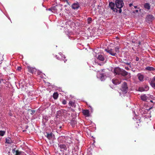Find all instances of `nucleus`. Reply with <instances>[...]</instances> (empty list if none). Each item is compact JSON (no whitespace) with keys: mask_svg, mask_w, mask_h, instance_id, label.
I'll return each mask as SVG.
<instances>
[{"mask_svg":"<svg viewBox=\"0 0 155 155\" xmlns=\"http://www.w3.org/2000/svg\"><path fill=\"white\" fill-rule=\"evenodd\" d=\"M119 49L120 48L118 46L113 48L108 47L107 49H105V50L111 55L116 56L117 54L119 52Z\"/></svg>","mask_w":155,"mask_h":155,"instance_id":"nucleus-1","label":"nucleus"},{"mask_svg":"<svg viewBox=\"0 0 155 155\" xmlns=\"http://www.w3.org/2000/svg\"><path fill=\"white\" fill-rule=\"evenodd\" d=\"M66 145H66L63 144H58V147L61 149V150L63 151V154L65 155L69 154V146L68 145L67 146Z\"/></svg>","mask_w":155,"mask_h":155,"instance_id":"nucleus-2","label":"nucleus"},{"mask_svg":"<svg viewBox=\"0 0 155 155\" xmlns=\"http://www.w3.org/2000/svg\"><path fill=\"white\" fill-rule=\"evenodd\" d=\"M116 6L117 8H119L118 12L119 13L122 12L121 8L123 6L124 3L122 0H116L115 1Z\"/></svg>","mask_w":155,"mask_h":155,"instance_id":"nucleus-3","label":"nucleus"},{"mask_svg":"<svg viewBox=\"0 0 155 155\" xmlns=\"http://www.w3.org/2000/svg\"><path fill=\"white\" fill-rule=\"evenodd\" d=\"M128 87L127 84L126 82H124L121 85V90L124 94H126L127 93L128 90Z\"/></svg>","mask_w":155,"mask_h":155,"instance_id":"nucleus-4","label":"nucleus"},{"mask_svg":"<svg viewBox=\"0 0 155 155\" xmlns=\"http://www.w3.org/2000/svg\"><path fill=\"white\" fill-rule=\"evenodd\" d=\"M56 57L58 59L64 61V62H65L66 61H67V60H65L66 58L61 53H59L57 55H56Z\"/></svg>","mask_w":155,"mask_h":155,"instance_id":"nucleus-5","label":"nucleus"},{"mask_svg":"<svg viewBox=\"0 0 155 155\" xmlns=\"http://www.w3.org/2000/svg\"><path fill=\"white\" fill-rule=\"evenodd\" d=\"M115 5V4L113 2H110L109 5V7L113 11L117 12L118 11L117 10L116 8H114Z\"/></svg>","mask_w":155,"mask_h":155,"instance_id":"nucleus-6","label":"nucleus"},{"mask_svg":"<svg viewBox=\"0 0 155 155\" xmlns=\"http://www.w3.org/2000/svg\"><path fill=\"white\" fill-rule=\"evenodd\" d=\"M132 43L131 44L132 45H134V46H135L136 47H139L141 44L140 42L138 40H132Z\"/></svg>","mask_w":155,"mask_h":155,"instance_id":"nucleus-7","label":"nucleus"},{"mask_svg":"<svg viewBox=\"0 0 155 155\" xmlns=\"http://www.w3.org/2000/svg\"><path fill=\"white\" fill-rule=\"evenodd\" d=\"M122 69L119 68H116L114 70L113 72L114 74L120 75Z\"/></svg>","mask_w":155,"mask_h":155,"instance_id":"nucleus-8","label":"nucleus"},{"mask_svg":"<svg viewBox=\"0 0 155 155\" xmlns=\"http://www.w3.org/2000/svg\"><path fill=\"white\" fill-rule=\"evenodd\" d=\"M27 67L28 71L30 73H33L36 71V69L35 68L31 67L30 66H28Z\"/></svg>","mask_w":155,"mask_h":155,"instance_id":"nucleus-9","label":"nucleus"},{"mask_svg":"<svg viewBox=\"0 0 155 155\" xmlns=\"http://www.w3.org/2000/svg\"><path fill=\"white\" fill-rule=\"evenodd\" d=\"M80 6L79 4L78 3H73L71 5V8L73 9H77L79 8Z\"/></svg>","mask_w":155,"mask_h":155,"instance_id":"nucleus-10","label":"nucleus"},{"mask_svg":"<svg viewBox=\"0 0 155 155\" xmlns=\"http://www.w3.org/2000/svg\"><path fill=\"white\" fill-rule=\"evenodd\" d=\"M151 86L155 89V77H154L152 79L150 82Z\"/></svg>","mask_w":155,"mask_h":155,"instance_id":"nucleus-11","label":"nucleus"},{"mask_svg":"<svg viewBox=\"0 0 155 155\" xmlns=\"http://www.w3.org/2000/svg\"><path fill=\"white\" fill-rule=\"evenodd\" d=\"M129 73L125 70L122 69L120 75L123 76H125L128 75Z\"/></svg>","mask_w":155,"mask_h":155,"instance_id":"nucleus-12","label":"nucleus"},{"mask_svg":"<svg viewBox=\"0 0 155 155\" xmlns=\"http://www.w3.org/2000/svg\"><path fill=\"white\" fill-rule=\"evenodd\" d=\"M112 82L115 85L118 84L120 83V81L117 79H113L112 80Z\"/></svg>","mask_w":155,"mask_h":155,"instance_id":"nucleus-13","label":"nucleus"},{"mask_svg":"<svg viewBox=\"0 0 155 155\" xmlns=\"http://www.w3.org/2000/svg\"><path fill=\"white\" fill-rule=\"evenodd\" d=\"M154 18L153 16L151 15H148L147 17V19L149 21H151L153 20Z\"/></svg>","mask_w":155,"mask_h":155,"instance_id":"nucleus-14","label":"nucleus"},{"mask_svg":"<svg viewBox=\"0 0 155 155\" xmlns=\"http://www.w3.org/2000/svg\"><path fill=\"white\" fill-rule=\"evenodd\" d=\"M83 113L84 115H86L87 117L89 116V112L88 110H84L83 111Z\"/></svg>","mask_w":155,"mask_h":155,"instance_id":"nucleus-15","label":"nucleus"},{"mask_svg":"<svg viewBox=\"0 0 155 155\" xmlns=\"http://www.w3.org/2000/svg\"><path fill=\"white\" fill-rule=\"evenodd\" d=\"M137 77L139 80L140 81H142L143 79V76L140 74H138L137 75Z\"/></svg>","mask_w":155,"mask_h":155,"instance_id":"nucleus-16","label":"nucleus"},{"mask_svg":"<svg viewBox=\"0 0 155 155\" xmlns=\"http://www.w3.org/2000/svg\"><path fill=\"white\" fill-rule=\"evenodd\" d=\"M140 123V120H139L137 122H136L134 124V127L135 129H137L139 128L140 125L139 124Z\"/></svg>","mask_w":155,"mask_h":155,"instance_id":"nucleus-17","label":"nucleus"},{"mask_svg":"<svg viewBox=\"0 0 155 155\" xmlns=\"http://www.w3.org/2000/svg\"><path fill=\"white\" fill-rule=\"evenodd\" d=\"M145 70L148 71H154L155 70V68L152 67L148 66L145 68Z\"/></svg>","mask_w":155,"mask_h":155,"instance_id":"nucleus-18","label":"nucleus"},{"mask_svg":"<svg viewBox=\"0 0 155 155\" xmlns=\"http://www.w3.org/2000/svg\"><path fill=\"white\" fill-rule=\"evenodd\" d=\"M141 98L142 100L145 101H146L148 97L145 94H144L141 96Z\"/></svg>","mask_w":155,"mask_h":155,"instance_id":"nucleus-19","label":"nucleus"},{"mask_svg":"<svg viewBox=\"0 0 155 155\" xmlns=\"http://www.w3.org/2000/svg\"><path fill=\"white\" fill-rule=\"evenodd\" d=\"M12 143V141L11 139L8 137L6 139V143L8 144H10Z\"/></svg>","mask_w":155,"mask_h":155,"instance_id":"nucleus-20","label":"nucleus"},{"mask_svg":"<svg viewBox=\"0 0 155 155\" xmlns=\"http://www.w3.org/2000/svg\"><path fill=\"white\" fill-rule=\"evenodd\" d=\"M77 123V121L75 119H73L71 121V124L73 127H74Z\"/></svg>","mask_w":155,"mask_h":155,"instance_id":"nucleus-21","label":"nucleus"},{"mask_svg":"<svg viewBox=\"0 0 155 155\" xmlns=\"http://www.w3.org/2000/svg\"><path fill=\"white\" fill-rule=\"evenodd\" d=\"M144 8L148 9L149 10L150 8V5L149 3H146L144 5Z\"/></svg>","mask_w":155,"mask_h":155,"instance_id":"nucleus-22","label":"nucleus"},{"mask_svg":"<svg viewBox=\"0 0 155 155\" xmlns=\"http://www.w3.org/2000/svg\"><path fill=\"white\" fill-rule=\"evenodd\" d=\"M97 58L99 60L102 61H104V57L101 54L99 55Z\"/></svg>","mask_w":155,"mask_h":155,"instance_id":"nucleus-23","label":"nucleus"},{"mask_svg":"<svg viewBox=\"0 0 155 155\" xmlns=\"http://www.w3.org/2000/svg\"><path fill=\"white\" fill-rule=\"evenodd\" d=\"M68 104L70 107H73L75 105V103L72 101H70L69 103Z\"/></svg>","mask_w":155,"mask_h":155,"instance_id":"nucleus-24","label":"nucleus"},{"mask_svg":"<svg viewBox=\"0 0 155 155\" xmlns=\"http://www.w3.org/2000/svg\"><path fill=\"white\" fill-rule=\"evenodd\" d=\"M58 94L57 92H55L53 94V97L54 99H56L58 97Z\"/></svg>","mask_w":155,"mask_h":155,"instance_id":"nucleus-25","label":"nucleus"},{"mask_svg":"<svg viewBox=\"0 0 155 155\" xmlns=\"http://www.w3.org/2000/svg\"><path fill=\"white\" fill-rule=\"evenodd\" d=\"M46 133L47 135L46 136L49 139H51L52 137V133L48 134L47 133Z\"/></svg>","mask_w":155,"mask_h":155,"instance_id":"nucleus-26","label":"nucleus"},{"mask_svg":"<svg viewBox=\"0 0 155 155\" xmlns=\"http://www.w3.org/2000/svg\"><path fill=\"white\" fill-rule=\"evenodd\" d=\"M15 155H21L22 151H19L18 150H16L15 151Z\"/></svg>","mask_w":155,"mask_h":155,"instance_id":"nucleus-27","label":"nucleus"},{"mask_svg":"<svg viewBox=\"0 0 155 155\" xmlns=\"http://www.w3.org/2000/svg\"><path fill=\"white\" fill-rule=\"evenodd\" d=\"M5 133V131L0 130V136H3Z\"/></svg>","mask_w":155,"mask_h":155,"instance_id":"nucleus-28","label":"nucleus"},{"mask_svg":"<svg viewBox=\"0 0 155 155\" xmlns=\"http://www.w3.org/2000/svg\"><path fill=\"white\" fill-rule=\"evenodd\" d=\"M92 18H91L89 17L87 19V22L88 24H90L92 21Z\"/></svg>","mask_w":155,"mask_h":155,"instance_id":"nucleus-29","label":"nucleus"},{"mask_svg":"<svg viewBox=\"0 0 155 155\" xmlns=\"http://www.w3.org/2000/svg\"><path fill=\"white\" fill-rule=\"evenodd\" d=\"M6 82V81L5 80L3 79H0V83L1 84H2V83L5 84Z\"/></svg>","mask_w":155,"mask_h":155,"instance_id":"nucleus-30","label":"nucleus"},{"mask_svg":"<svg viewBox=\"0 0 155 155\" xmlns=\"http://www.w3.org/2000/svg\"><path fill=\"white\" fill-rule=\"evenodd\" d=\"M101 81H102L103 80L104 77V74H101Z\"/></svg>","mask_w":155,"mask_h":155,"instance_id":"nucleus-31","label":"nucleus"},{"mask_svg":"<svg viewBox=\"0 0 155 155\" xmlns=\"http://www.w3.org/2000/svg\"><path fill=\"white\" fill-rule=\"evenodd\" d=\"M62 103L64 105L66 104L67 103V101L65 100H63L62 101Z\"/></svg>","mask_w":155,"mask_h":155,"instance_id":"nucleus-32","label":"nucleus"},{"mask_svg":"<svg viewBox=\"0 0 155 155\" xmlns=\"http://www.w3.org/2000/svg\"><path fill=\"white\" fill-rule=\"evenodd\" d=\"M21 67L18 66V67L17 68V70H18V71H21Z\"/></svg>","mask_w":155,"mask_h":155,"instance_id":"nucleus-33","label":"nucleus"},{"mask_svg":"<svg viewBox=\"0 0 155 155\" xmlns=\"http://www.w3.org/2000/svg\"><path fill=\"white\" fill-rule=\"evenodd\" d=\"M31 114L32 115L35 112V110H31Z\"/></svg>","mask_w":155,"mask_h":155,"instance_id":"nucleus-34","label":"nucleus"},{"mask_svg":"<svg viewBox=\"0 0 155 155\" xmlns=\"http://www.w3.org/2000/svg\"><path fill=\"white\" fill-rule=\"evenodd\" d=\"M48 10L49 11H52V10H54V7H52L51 8H49L48 9Z\"/></svg>","mask_w":155,"mask_h":155,"instance_id":"nucleus-35","label":"nucleus"},{"mask_svg":"<svg viewBox=\"0 0 155 155\" xmlns=\"http://www.w3.org/2000/svg\"><path fill=\"white\" fill-rule=\"evenodd\" d=\"M127 65H129L130 67H131V66H130V62H127V63H125Z\"/></svg>","mask_w":155,"mask_h":155,"instance_id":"nucleus-36","label":"nucleus"},{"mask_svg":"<svg viewBox=\"0 0 155 155\" xmlns=\"http://www.w3.org/2000/svg\"><path fill=\"white\" fill-rule=\"evenodd\" d=\"M139 91H144L145 90H144V89L143 88H139Z\"/></svg>","mask_w":155,"mask_h":155,"instance_id":"nucleus-37","label":"nucleus"},{"mask_svg":"<svg viewBox=\"0 0 155 155\" xmlns=\"http://www.w3.org/2000/svg\"><path fill=\"white\" fill-rule=\"evenodd\" d=\"M135 60L136 61H138L139 60V58L137 56H136L135 57Z\"/></svg>","mask_w":155,"mask_h":155,"instance_id":"nucleus-38","label":"nucleus"},{"mask_svg":"<svg viewBox=\"0 0 155 155\" xmlns=\"http://www.w3.org/2000/svg\"><path fill=\"white\" fill-rule=\"evenodd\" d=\"M125 68L127 70H128L129 69L128 67H125Z\"/></svg>","mask_w":155,"mask_h":155,"instance_id":"nucleus-39","label":"nucleus"},{"mask_svg":"<svg viewBox=\"0 0 155 155\" xmlns=\"http://www.w3.org/2000/svg\"><path fill=\"white\" fill-rule=\"evenodd\" d=\"M133 5V4L132 3H130L129 4V6L130 7H131Z\"/></svg>","mask_w":155,"mask_h":155,"instance_id":"nucleus-40","label":"nucleus"},{"mask_svg":"<svg viewBox=\"0 0 155 155\" xmlns=\"http://www.w3.org/2000/svg\"><path fill=\"white\" fill-rule=\"evenodd\" d=\"M146 89L147 90H148L149 89V88L147 86L146 87Z\"/></svg>","mask_w":155,"mask_h":155,"instance_id":"nucleus-41","label":"nucleus"},{"mask_svg":"<svg viewBox=\"0 0 155 155\" xmlns=\"http://www.w3.org/2000/svg\"><path fill=\"white\" fill-rule=\"evenodd\" d=\"M28 127V125H26V129H27Z\"/></svg>","mask_w":155,"mask_h":155,"instance_id":"nucleus-42","label":"nucleus"},{"mask_svg":"<svg viewBox=\"0 0 155 155\" xmlns=\"http://www.w3.org/2000/svg\"><path fill=\"white\" fill-rule=\"evenodd\" d=\"M135 11H136V12H138V10H135Z\"/></svg>","mask_w":155,"mask_h":155,"instance_id":"nucleus-43","label":"nucleus"},{"mask_svg":"<svg viewBox=\"0 0 155 155\" xmlns=\"http://www.w3.org/2000/svg\"><path fill=\"white\" fill-rule=\"evenodd\" d=\"M15 149H13V150H12V151H15Z\"/></svg>","mask_w":155,"mask_h":155,"instance_id":"nucleus-44","label":"nucleus"},{"mask_svg":"<svg viewBox=\"0 0 155 155\" xmlns=\"http://www.w3.org/2000/svg\"><path fill=\"white\" fill-rule=\"evenodd\" d=\"M71 143V142L70 141V143H69V144H70Z\"/></svg>","mask_w":155,"mask_h":155,"instance_id":"nucleus-45","label":"nucleus"},{"mask_svg":"<svg viewBox=\"0 0 155 155\" xmlns=\"http://www.w3.org/2000/svg\"><path fill=\"white\" fill-rule=\"evenodd\" d=\"M134 7H135V8H136L137 7V6H135Z\"/></svg>","mask_w":155,"mask_h":155,"instance_id":"nucleus-46","label":"nucleus"},{"mask_svg":"<svg viewBox=\"0 0 155 155\" xmlns=\"http://www.w3.org/2000/svg\"><path fill=\"white\" fill-rule=\"evenodd\" d=\"M151 108H152V107H151V108H149V110H150L151 109Z\"/></svg>","mask_w":155,"mask_h":155,"instance_id":"nucleus-47","label":"nucleus"},{"mask_svg":"<svg viewBox=\"0 0 155 155\" xmlns=\"http://www.w3.org/2000/svg\"><path fill=\"white\" fill-rule=\"evenodd\" d=\"M61 127L60 126V127H59V128H61Z\"/></svg>","mask_w":155,"mask_h":155,"instance_id":"nucleus-48","label":"nucleus"},{"mask_svg":"<svg viewBox=\"0 0 155 155\" xmlns=\"http://www.w3.org/2000/svg\"><path fill=\"white\" fill-rule=\"evenodd\" d=\"M23 131L24 132V131H25V130H24Z\"/></svg>","mask_w":155,"mask_h":155,"instance_id":"nucleus-49","label":"nucleus"}]
</instances>
